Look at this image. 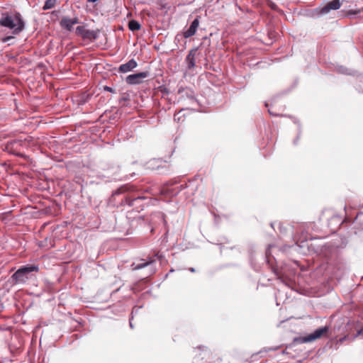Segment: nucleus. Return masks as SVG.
Listing matches in <instances>:
<instances>
[{"mask_svg":"<svg viewBox=\"0 0 363 363\" xmlns=\"http://www.w3.org/2000/svg\"><path fill=\"white\" fill-rule=\"evenodd\" d=\"M14 18L13 20L11 16L3 13L0 18V25L13 29V34L18 35L24 29L25 23L20 13H16Z\"/></svg>","mask_w":363,"mask_h":363,"instance_id":"obj_1","label":"nucleus"},{"mask_svg":"<svg viewBox=\"0 0 363 363\" xmlns=\"http://www.w3.org/2000/svg\"><path fill=\"white\" fill-rule=\"evenodd\" d=\"M38 270V268L36 266L22 267L12 275V278L16 283H25L29 279L30 274Z\"/></svg>","mask_w":363,"mask_h":363,"instance_id":"obj_2","label":"nucleus"},{"mask_svg":"<svg viewBox=\"0 0 363 363\" xmlns=\"http://www.w3.org/2000/svg\"><path fill=\"white\" fill-rule=\"evenodd\" d=\"M75 33L84 40L93 41L99 38V30H89L84 26L77 27Z\"/></svg>","mask_w":363,"mask_h":363,"instance_id":"obj_3","label":"nucleus"},{"mask_svg":"<svg viewBox=\"0 0 363 363\" xmlns=\"http://www.w3.org/2000/svg\"><path fill=\"white\" fill-rule=\"evenodd\" d=\"M148 76V72H142L133 74H130L126 77L125 82L127 84L131 85L140 84L143 83L144 79L147 78Z\"/></svg>","mask_w":363,"mask_h":363,"instance_id":"obj_4","label":"nucleus"},{"mask_svg":"<svg viewBox=\"0 0 363 363\" xmlns=\"http://www.w3.org/2000/svg\"><path fill=\"white\" fill-rule=\"evenodd\" d=\"M329 330L328 326H325L315 330L313 333L304 337L305 342H311L325 335Z\"/></svg>","mask_w":363,"mask_h":363,"instance_id":"obj_5","label":"nucleus"},{"mask_svg":"<svg viewBox=\"0 0 363 363\" xmlns=\"http://www.w3.org/2000/svg\"><path fill=\"white\" fill-rule=\"evenodd\" d=\"M199 19L200 16H196V18L191 22L189 28L183 33V36L185 38H189L196 34L200 23Z\"/></svg>","mask_w":363,"mask_h":363,"instance_id":"obj_6","label":"nucleus"},{"mask_svg":"<svg viewBox=\"0 0 363 363\" xmlns=\"http://www.w3.org/2000/svg\"><path fill=\"white\" fill-rule=\"evenodd\" d=\"M79 23V18L75 17L74 18H69L68 17H63L60 22V26L68 31H71L73 28V26Z\"/></svg>","mask_w":363,"mask_h":363,"instance_id":"obj_7","label":"nucleus"},{"mask_svg":"<svg viewBox=\"0 0 363 363\" xmlns=\"http://www.w3.org/2000/svg\"><path fill=\"white\" fill-rule=\"evenodd\" d=\"M341 6L340 0H333L327 3L320 10V13L324 14L328 13L331 10H337Z\"/></svg>","mask_w":363,"mask_h":363,"instance_id":"obj_8","label":"nucleus"},{"mask_svg":"<svg viewBox=\"0 0 363 363\" xmlns=\"http://www.w3.org/2000/svg\"><path fill=\"white\" fill-rule=\"evenodd\" d=\"M138 66L137 62L134 59L130 60L128 62L121 65L118 67V72L121 73H126L132 71Z\"/></svg>","mask_w":363,"mask_h":363,"instance_id":"obj_9","label":"nucleus"},{"mask_svg":"<svg viewBox=\"0 0 363 363\" xmlns=\"http://www.w3.org/2000/svg\"><path fill=\"white\" fill-rule=\"evenodd\" d=\"M197 49H191L187 56L186 57V62L187 64V68L191 69L196 66V55Z\"/></svg>","mask_w":363,"mask_h":363,"instance_id":"obj_10","label":"nucleus"},{"mask_svg":"<svg viewBox=\"0 0 363 363\" xmlns=\"http://www.w3.org/2000/svg\"><path fill=\"white\" fill-rule=\"evenodd\" d=\"M145 199V197L140 196H138L135 197H132L130 196H128L125 198V203L130 206H133L135 203H138Z\"/></svg>","mask_w":363,"mask_h":363,"instance_id":"obj_11","label":"nucleus"},{"mask_svg":"<svg viewBox=\"0 0 363 363\" xmlns=\"http://www.w3.org/2000/svg\"><path fill=\"white\" fill-rule=\"evenodd\" d=\"M128 28L131 31H137L141 28V26L138 21L135 20H131L128 23Z\"/></svg>","mask_w":363,"mask_h":363,"instance_id":"obj_12","label":"nucleus"},{"mask_svg":"<svg viewBox=\"0 0 363 363\" xmlns=\"http://www.w3.org/2000/svg\"><path fill=\"white\" fill-rule=\"evenodd\" d=\"M57 0H46L43 7V11L49 10L55 6Z\"/></svg>","mask_w":363,"mask_h":363,"instance_id":"obj_13","label":"nucleus"},{"mask_svg":"<svg viewBox=\"0 0 363 363\" xmlns=\"http://www.w3.org/2000/svg\"><path fill=\"white\" fill-rule=\"evenodd\" d=\"M153 262H154V260L151 258H150V259L147 262L142 260L141 263H139L134 267V269H140L144 268V267H147V265L152 264Z\"/></svg>","mask_w":363,"mask_h":363,"instance_id":"obj_14","label":"nucleus"},{"mask_svg":"<svg viewBox=\"0 0 363 363\" xmlns=\"http://www.w3.org/2000/svg\"><path fill=\"white\" fill-rule=\"evenodd\" d=\"M134 186H132V185H124L123 186H121L119 189H118V191L120 193H123V192H125V191H134Z\"/></svg>","mask_w":363,"mask_h":363,"instance_id":"obj_15","label":"nucleus"},{"mask_svg":"<svg viewBox=\"0 0 363 363\" xmlns=\"http://www.w3.org/2000/svg\"><path fill=\"white\" fill-rule=\"evenodd\" d=\"M179 94H182L183 92H186V95L189 96V97H191L192 98L193 97V92L191 91V90H189L187 89H184V88H180L179 89Z\"/></svg>","mask_w":363,"mask_h":363,"instance_id":"obj_16","label":"nucleus"},{"mask_svg":"<svg viewBox=\"0 0 363 363\" xmlns=\"http://www.w3.org/2000/svg\"><path fill=\"white\" fill-rule=\"evenodd\" d=\"M21 144V142L20 141H13L9 144L7 145L6 146V148L8 150H11L13 149V147L15 146V145H20Z\"/></svg>","mask_w":363,"mask_h":363,"instance_id":"obj_17","label":"nucleus"},{"mask_svg":"<svg viewBox=\"0 0 363 363\" xmlns=\"http://www.w3.org/2000/svg\"><path fill=\"white\" fill-rule=\"evenodd\" d=\"M12 38H13V36H11V35L10 36H6V37L3 38L1 41L3 43H6V42L9 41L10 40H11Z\"/></svg>","mask_w":363,"mask_h":363,"instance_id":"obj_18","label":"nucleus"},{"mask_svg":"<svg viewBox=\"0 0 363 363\" xmlns=\"http://www.w3.org/2000/svg\"><path fill=\"white\" fill-rule=\"evenodd\" d=\"M170 191V189L169 188H166V187H164L162 189V194H168V192Z\"/></svg>","mask_w":363,"mask_h":363,"instance_id":"obj_19","label":"nucleus"},{"mask_svg":"<svg viewBox=\"0 0 363 363\" xmlns=\"http://www.w3.org/2000/svg\"><path fill=\"white\" fill-rule=\"evenodd\" d=\"M104 90L107 91H109V92H111L113 93V89L111 88V87H109V86H104Z\"/></svg>","mask_w":363,"mask_h":363,"instance_id":"obj_20","label":"nucleus"},{"mask_svg":"<svg viewBox=\"0 0 363 363\" xmlns=\"http://www.w3.org/2000/svg\"><path fill=\"white\" fill-rule=\"evenodd\" d=\"M189 270L191 272H195V269H194V268H193V267H190V268L189 269Z\"/></svg>","mask_w":363,"mask_h":363,"instance_id":"obj_21","label":"nucleus"},{"mask_svg":"<svg viewBox=\"0 0 363 363\" xmlns=\"http://www.w3.org/2000/svg\"><path fill=\"white\" fill-rule=\"evenodd\" d=\"M180 118H177V115H174V121H179Z\"/></svg>","mask_w":363,"mask_h":363,"instance_id":"obj_22","label":"nucleus"},{"mask_svg":"<svg viewBox=\"0 0 363 363\" xmlns=\"http://www.w3.org/2000/svg\"><path fill=\"white\" fill-rule=\"evenodd\" d=\"M362 279H363V277H362Z\"/></svg>","mask_w":363,"mask_h":363,"instance_id":"obj_23","label":"nucleus"}]
</instances>
